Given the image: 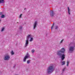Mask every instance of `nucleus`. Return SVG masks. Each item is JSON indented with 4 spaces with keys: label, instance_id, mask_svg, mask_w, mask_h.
<instances>
[{
    "label": "nucleus",
    "instance_id": "1",
    "mask_svg": "<svg viewBox=\"0 0 75 75\" xmlns=\"http://www.w3.org/2000/svg\"><path fill=\"white\" fill-rule=\"evenodd\" d=\"M65 49L62 48L59 51L57 52V55L60 57L62 59V61L64 60V59L65 58V55L64 53L65 52Z\"/></svg>",
    "mask_w": 75,
    "mask_h": 75
},
{
    "label": "nucleus",
    "instance_id": "2",
    "mask_svg": "<svg viewBox=\"0 0 75 75\" xmlns=\"http://www.w3.org/2000/svg\"><path fill=\"white\" fill-rule=\"evenodd\" d=\"M54 69L55 68L54 67V64H51L49 67H48L47 72L48 74H51V73H52L54 71Z\"/></svg>",
    "mask_w": 75,
    "mask_h": 75
},
{
    "label": "nucleus",
    "instance_id": "3",
    "mask_svg": "<svg viewBox=\"0 0 75 75\" xmlns=\"http://www.w3.org/2000/svg\"><path fill=\"white\" fill-rule=\"evenodd\" d=\"M31 38V35H29L26 37V40H25L26 42L25 45V47H27L28 44V40Z\"/></svg>",
    "mask_w": 75,
    "mask_h": 75
},
{
    "label": "nucleus",
    "instance_id": "4",
    "mask_svg": "<svg viewBox=\"0 0 75 75\" xmlns=\"http://www.w3.org/2000/svg\"><path fill=\"white\" fill-rule=\"evenodd\" d=\"M30 55L28 54V53L27 52L23 60V62H25L26 61V59H28V58H30Z\"/></svg>",
    "mask_w": 75,
    "mask_h": 75
},
{
    "label": "nucleus",
    "instance_id": "5",
    "mask_svg": "<svg viewBox=\"0 0 75 75\" xmlns=\"http://www.w3.org/2000/svg\"><path fill=\"white\" fill-rule=\"evenodd\" d=\"M10 57L8 55H6L4 58V59L5 61H8L10 59Z\"/></svg>",
    "mask_w": 75,
    "mask_h": 75
},
{
    "label": "nucleus",
    "instance_id": "6",
    "mask_svg": "<svg viewBox=\"0 0 75 75\" xmlns=\"http://www.w3.org/2000/svg\"><path fill=\"white\" fill-rule=\"evenodd\" d=\"M75 47V45L73 46H71L69 47V51H71L72 52V51H74V48Z\"/></svg>",
    "mask_w": 75,
    "mask_h": 75
},
{
    "label": "nucleus",
    "instance_id": "7",
    "mask_svg": "<svg viewBox=\"0 0 75 75\" xmlns=\"http://www.w3.org/2000/svg\"><path fill=\"white\" fill-rule=\"evenodd\" d=\"M55 15V13L53 11H50V15L52 17H53Z\"/></svg>",
    "mask_w": 75,
    "mask_h": 75
},
{
    "label": "nucleus",
    "instance_id": "8",
    "mask_svg": "<svg viewBox=\"0 0 75 75\" xmlns=\"http://www.w3.org/2000/svg\"><path fill=\"white\" fill-rule=\"evenodd\" d=\"M37 25V21H36L33 24V30L35 29Z\"/></svg>",
    "mask_w": 75,
    "mask_h": 75
},
{
    "label": "nucleus",
    "instance_id": "9",
    "mask_svg": "<svg viewBox=\"0 0 75 75\" xmlns=\"http://www.w3.org/2000/svg\"><path fill=\"white\" fill-rule=\"evenodd\" d=\"M69 46H71V45H73V46H75V43L74 42L70 43L69 44Z\"/></svg>",
    "mask_w": 75,
    "mask_h": 75
},
{
    "label": "nucleus",
    "instance_id": "10",
    "mask_svg": "<svg viewBox=\"0 0 75 75\" xmlns=\"http://www.w3.org/2000/svg\"><path fill=\"white\" fill-rule=\"evenodd\" d=\"M61 61H62V62H61V63H62V65H65V62L63 61H62V60H61Z\"/></svg>",
    "mask_w": 75,
    "mask_h": 75
},
{
    "label": "nucleus",
    "instance_id": "11",
    "mask_svg": "<svg viewBox=\"0 0 75 75\" xmlns=\"http://www.w3.org/2000/svg\"><path fill=\"white\" fill-rule=\"evenodd\" d=\"M68 13L69 15L71 14V13H70V9H69V7H68Z\"/></svg>",
    "mask_w": 75,
    "mask_h": 75
},
{
    "label": "nucleus",
    "instance_id": "12",
    "mask_svg": "<svg viewBox=\"0 0 75 75\" xmlns=\"http://www.w3.org/2000/svg\"><path fill=\"white\" fill-rule=\"evenodd\" d=\"M4 0H0V3H4Z\"/></svg>",
    "mask_w": 75,
    "mask_h": 75
},
{
    "label": "nucleus",
    "instance_id": "13",
    "mask_svg": "<svg viewBox=\"0 0 75 75\" xmlns=\"http://www.w3.org/2000/svg\"><path fill=\"white\" fill-rule=\"evenodd\" d=\"M30 62H31V60H28L27 61V64H29L30 63Z\"/></svg>",
    "mask_w": 75,
    "mask_h": 75
},
{
    "label": "nucleus",
    "instance_id": "14",
    "mask_svg": "<svg viewBox=\"0 0 75 75\" xmlns=\"http://www.w3.org/2000/svg\"><path fill=\"white\" fill-rule=\"evenodd\" d=\"M58 28H59L58 26L56 25L55 26V30H57V29H58Z\"/></svg>",
    "mask_w": 75,
    "mask_h": 75
},
{
    "label": "nucleus",
    "instance_id": "15",
    "mask_svg": "<svg viewBox=\"0 0 75 75\" xmlns=\"http://www.w3.org/2000/svg\"><path fill=\"white\" fill-rule=\"evenodd\" d=\"M30 38V42H31V41H33V38L31 37Z\"/></svg>",
    "mask_w": 75,
    "mask_h": 75
},
{
    "label": "nucleus",
    "instance_id": "16",
    "mask_svg": "<svg viewBox=\"0 0 75 75\" xmlns=\"http://www.w3.org/2000/svg\"><path fill=\"white\" fill-rule=\"evenodd\" d=\"M4 29H5V28L4 27H3L2 28V29L1 30V31L2 32V31H3L4 30Z\"/></svg>",
    "mask_w": 75,
    "mask_h": 75
},
{
    "label": "nucleus",
    "instance_id": "17",
    "mask_svg": "<svg viewBox=\"0 0 75 75\" xmlns=\"http://www.w3.org/2000/svg\"><path fill=\"white\" fill-rule=\"evenodd\" d=\"M11 55H14V53L13 52V51L12 50L11 52Z\"/></svg>",
    "mask_w": 75,
    "mask_h": 75
},
{
    "label": "nucleus",
    "instance_id": "18",
    "mask_svg": "<svg viewBox=\"0 0 75 75\" xmlns=\"http://www.w3.org/2000/svg\"><path fill=\"white\" fill-rule=\"evenodd\" d=\"M54 23L53 24V25L52 26L51 30H52V29H53V27H54Z\"/></svg>",
    "mask_w": 75,
    "mask_h": 75
},
{
    "label": "nucleus",
    "instance_id": "19",
    "mask_svg": "<svg viewBox=\"0 0 75 75\" xmlns=\"http://www.w3.org/2000/svg\"><path fill=\"white\" fill-rule=\"evenodd\" d=\"M69 65V62L68 61L67 62V67H68Z\"/></svg>",
    "mask_w": 75,
    "mask_h": 75
},
{
    "label": "nucleus",
    "instance_id": "20",
    "mask_svg": "<svg viewBox=\"0 0 75 75\" xmlns=\"http://www.w3.org/2000/svg\"><path fill=\"white\" fill-rule=\"evenodd\" d=\"M4 15H2L1 16V18H4Z\"/></svg>",
    "mask_w": 75,
    "mask_h": 75
},
{
    "label": "nucleus",
    "instance_id": "21",
    "mask_svg": "<svg viewBox=\"0 0 75 75\" xmlns=\"http://www.w3.org/2000/svg\"><path fill=\"white\" fill-rule=\"evenodd\" d=\"M19 29L21 30V29H22V26H20L19 28Z\"/></svg>",
    "mask_w": 75,
    "mask_h": 75
},
{
    "label": "nucleus",
    "instance_id": "22",
    "mask_svg": "<svg viewBox=\"0 0 75 75\" xmlns=\"http://www.w3.org/2000/svg\"><path fill=\"white\" fill-rule=\"evenodd\" d=\"M65 69H66V68L65 67L63 69V72H64V71H65Z\"/></svg>",
    "mask_w": 75,
    "mask_h": 75
},
{
    "label": "nucleus",
    "instance_id": "23",
    "mask_svg": "<svg viewBox=\"0 0 75 75\" xmlns=\"http://www.w3.org/2000/svg\"><path fill=\"white\" fill-rule=\"evenodd\" d=\"M22 15H23V14H21L20 15L19 17H20V18H21V16H22Z\"/></svg>",
    "mask_w": 75,
    "mask_h": 75
},
{
    "label": "nucleus",
    "instance_id": "24",
    "mask_svg": "<svg viewBox=\"0 0 75 75\" xmlns=\"http://www.w3.org/2000/svg\"><path fill=\"white\" fill-rule=\"evenodd\" d=\"M35 50H32V53H33V52H35Z\"/></svg>",
    "mask_w": 75,
    "mask_h": 75
},
{
    "label": "nucleus",
    "instance_id": "25",
    "mask_svg": "<svg viewBox=\"0 0 75 75\" xmlns=\"http://www.w3.org/2000/svg\"><path fill=\"white\" fill-rule=\"evenodd\" d=\"M64 41V39H63L60 42V43H62V42H63V41Z\"/></svg>",
    "mask_w": 75,
    "mask_h": 75
},
{
    "label": "nucleus",
    "instance_id": "26",
    "mask_svg": "<svg viewBox=\"0 0 75 75\" xmlns=\"http://www.w3.org/2000/svg\"><path fill=\"white\" fill-rule=\"evenodd\" d=\"M3 14V13L2 12H0V15H2Z\"/></svg>",
    "mask_w": 75,
    "mask_h": 75
},
{
    "label": "nucleus",
    "instance_id": "27",
    "mask_svg": "<svg viewBox=\"0 0 75 75\" xmlns=\"http://www.w3.org/2000/svg\"><path fill=\"white\" fill-rule=\"evenodd\" d=\"M15 67H16V64H15L14 66H13V68H15Z\"/></svg>",
    "mask_w": 75,
    "mask_h": 75
},
{
    "label": "nucleus",
    "instance_id": "28",
    "mask_svg": "<svg viewBox=\"0 0 75 75\" xmlns=\"http://www.w3.org/2000/svg\"><path fill=\"white\" fill-rule=\"evenodd\" d=\"M24 10H26V8H25L24 9Z\"/></svg>",
    "mask_w": 75,
    "mask_h": 75
}]
</instances>
